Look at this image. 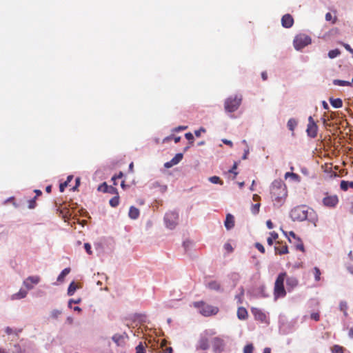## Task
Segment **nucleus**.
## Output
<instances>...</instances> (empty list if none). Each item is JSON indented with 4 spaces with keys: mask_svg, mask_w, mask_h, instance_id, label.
I'll use <instances>...</instances> for the list:
<instances>
[{
    "mask_svg": "<svg viewBox=\"0 0 353 353\" xmlns=\"http://www.w3.org/2000/svg\"><path fill=\"white\" fill-rule=\"evenodd\" d=\"M207 287L212 290H215V291L221 290V285L216 281H212L209 282L207 285Z\"/></svg>",
    "mask_w": 353,
    "mask_h": 353,
    "instance_id": "19",
    "label": "nucleus"
},
{
    "mask_svg": "<svg viewBox=\"0 0 353 353\" xmlns=\"http://www.w3.org/2000/svg\"><path fill=\"white\" fill-rule=\"evenodd\" d=\"M310 318L314 320L315 321H319L320 319V315L318 312H312L310 314Z\"/></svg>",
    "mask_w": 353,
    "mask_h": 353,
    "instance_id": "47",
    "label": "nucleus"
},
{
    "mask_svg": "<svg viewBox=\"0 0 353 353\" xmlns=\"http://www.w3.org/2000/svg\"><path fill=\"white\" fill-rule=\"evenodd\" d=\"M28 292L26 290L21 289L17 293L12 294V299H21L25 298L27 295Z\"/></svg>",
    "mask_w": 353,
    "mask_h": 353,
    "instance_id": "20",
    "label": "nucleus"
},
{
    "mask_svg": "<svg viewBox=\"0 0 353 353\" xmlns=\"http://www.w3.org/2000/svg\"><path fill=\"white\" fill-rule=\"evenodd\" d=\"M237 166H238V163L236 162H234L233 166L229 170V172L234 174V178H235L236 176V175L238 174V172H236V170L237 169Z\"/></svg>",
    "mask_w": 353,
    "mask_h": 353,
    "instance_id": "44",
    "label": "nucleus"
},
{
    "mask_svg": "<svg viewBox=\"0 0 353 353\" xmlns=\"http://www.w3.org/2000/svg\"><path fill=\"white\" fill-rule=\"evenodd\" d=\"M185 138L190 141V144L193 143L194 137L191 132H188L185 134Z\"/></svg>",
    "mask_w": 353,
    "mask_h": 353,
    "instance_id": "48",
    "label": "nucleus"
},
{
    "mask_svg": "<svg viewBox=\"0 0 353 353\" xmlns=\"http://www.w3.org/2000/svg\"><path fill=\"white\" fill-rule=\"evenodd\" d=\"M314 275L315 280L316 281H320L321 271L319 268H317V267L314 268Z\"/></svg>",
    "mask_w": 353,
    "mask_h": 353,
    "instance_id": "38",
    "label": "nucleus"
},
{
    "mask_svg": "<svg viewBox=\"0 0 353 353\" xmlns=\"http://www.w3.org/2000/svg\"><path fill=\"white\" fill-rule=\"evenodd\" d=\"M266 225L268 228V229H272L274 227L273 223L270 220H268L266 221Z\"/></svg>",
    "mask_w": 353,
    "mask_h": 353,
    "instance_id": "60",
    "label": "nucleus"
},
{
    "mask_svg": "<svg viewBox=\"0 0 353 353\" xmlns=\"http://www.w3.org/2000/svg\"><path fill=\"white\" fill-rule=\"evenodd\" d=\"M325 20L327 21H332V24H334L336 21V17H333L330 12H327L325 14Z\"/></svg>",
    "mask_w": 353,
    "mask_h": 353,
    "instance_id": "35",
    "label": "nucleus"
},
{
    "mask_svg": "<svg viewBox=\"0 0 353 353\" xmlns=\"http://www.w3.org/2000/svg\"><path fill=\"white\" fill-rule=\"evenodd\" d=\"M279 238V234L273 231L270 233V236L267 239V242L269 245H272L273 241L276 240Z\"/></svg>",
    "mask_w": 353,
    "mask_h": 353,
    "instance_id": "22",
    "label": "nucleus"
},
{
    "mask_svg": "<svg viewBox=\"0 0 353 353\" xmlns=\"http://www.w3.org/2000/svg\"><path fill=\"white\" fill-rule=\"evenodd\" d=\"M214 334V332L210 333L209 331H205L204 332V335L201 336L199 340L196 348L202 350H207L210 347L208 336L212 335Z\"/></svg>",
    "mask_w": 353,
    "mask_h": 353,
    "instance_id": "8",
    "label": "nucleus"
},
{
    "mask_svg": "<svg viewBox=\"0 0 353 353\" xmlns=\"http://www.w3.org/2000/svg\"><path fill=\"white\" fill-rule=\"evenodd\" d=\"M259 208H260V203H256L254 205H252L251 211L252 214H256L259 212Z\"/></svg>",
    "mask_w": 353,
    "mask_h": 353,
    "instance_id": "42",
    "label": "nucleus"
},
{
    "mask_svg": "<svg viewBox=\"0 0 353 353\" xmlns=\"http://www.w3.org/2000/svg\"><path fill=\"white\" fill-rule=\"evenodd\" d=\"M270 194L274 205L276 208L281 207L288 196L285 184L281 180H274L270 186Z\"/></svg>",
    "mask_w": 353,
    "mask_h": 353,
    "instance_id": "1",
    "label": "nucleus"
},
{
    "mask_svg": "<svg viewBox=\"0 0 353 353\" xmlns=\"http://www.w3.org/2000/svg\"><path fill=\"white\" fill-rule=\"evenodd\" d=\"M110 186L107 185L105 182L103 183L98 187V191L103 192H108L109 191Z\"/></svg>",
    "mask_w": 353,
    "mask_h": 353,
    "instance_id": "33",
    "label": "nucleus"
},
{
    "mask_svg": "<svg viewBox=\"0 0 353 353\" xmlns=\"http://www.w3.org/2000/svg\"><path fill=\"white\" fill-rule=\"evenodd\" d=\"M183 154L182 153H178L176 154L174 157H173L171 161H172V164H174V165L178 164L183 159Z\"/></svg>",
    "mask_w": 353,
    "mask_h": 353,
    "instance_id": "29",
    "label": "nucleus"
},
{
    "mask_svg": "<svg viewBox=\"0 0 353 353\" xmlns=\"http://www.w3.org/2000/svg\"><path fill=\"white\" fill-rule=\"evenodd\" d=\"M112 339L116 343L119 345L120 340L123 339V338L121 336L115 335L112 337Z\"/></svg>",
    "mask_w": 353,
    "mask_h": 353,
    "instance_id": "53",
    "label": "nucleus"
},
{
    "mask_svg": "<svg viewBox=\"0 0 353 353\" xmlns=\"http://www.w3.org/2000/svg\"><path fill=\"white\" fill-rule=\"evenodd\" d=\"M333 83L335 85H339V86H349V85H350V81L339 80V79L334 80Z\"/></svg>",
    "mask_w": 353,
    "mask_h": 353,
    "instance_id": "28",
    "label": "nucleus"
},
{
    "mask_svg": "<svg viewBox=\"0 0 353 353\" xmlns=\"http://www.w3.org/2000/svg\"><path fill=\"white\" fill-rule=\"evenodd\" d=\"M253 315L256 320L261 322H265L266 320V315L260 310L254 309L252 310Z\"/></svg>",
    "mask_w": 353,
    "mask_h": 353,
    "instance_id": "15",
    "label": "nucleus"
},
{
    "mask_svg": "<svg viewBox=\"0 0 353 353\" xmlns=\"http://www.w3.org/2000/svg\"><path fill=\"white\" fill-rule=\"evenodd\" d=\"M343 347L342 346H340L339 345H334L332 347V353H343Z\"/></svg>",
    "mask_w": 353,
    "mask_h": 353,
    "instance_id": "34",
    "label": "nucleus"
},
{
    "mask_svg": "<svg viewBox=\"0 0 353 353\" xmlns=\"http://www.w3.org/2000/svg\"><path fill=\"white\" fill-rule=\"evenodd\" d=\"M75 181H76V185H75V186H74L72 188V190L73 191H75L77 189V187L79 185V184H80V178L79 177L76 178Z\"/></svg>",
    "mask_w": 353,
    "mask_h": 353,
    "instance_id": "56",
    "label": "nucleus"
},
{
    "mask_svg": "<svg viewBox=\"0 0 353 353\" xmlns=\"http://www.w3.org/2000/svg\"><path fill=\"white\" fill-rule=\"evenodd\" d=\"M318 126L314 122L312 117L310 116L308 118V124L307 126V134L312 138H315L317 136Z\"/></svg>",
    "mask_w": 353,
    "mask_h": 353,
    "instance_id": "9",
    "label": "nucleus"
},
{
    "mask_svg": "<svg viewBox=\"0 0 353 353\" xmlns=\"http://www.w3.org/2000/svg\"><path fill=\"white\" fill-rule=\"evenodd\" d=\"M209 180L211 183H214V184H217V183L223 184V182L221 180V179L216 176H211L209 179Z\"/></svg>",
    "mask_w": 353,
    "mask_h": 353,
    "instance_id": "40",
    "label": "nucleus"
},
{
    "mask_svg": "<svg viewBox=\"0 0 353 353\" xmlns=\"http://www.w3.org/2000/svg\"><path fill=\"white\" fill-rule=\"evenodd\" d=\"M193 305L194 307L199 309V312L205 316L215 315L219 312L217 307L207 304L203 301L194 302Z\"/></svg>",
    "mask_w": 353,
    "mask_h": 353,
    "instance_id": "3",
    "label": "nucleus"
},
{
    "mask_svg": "<svg viewBox=\"0 0 353 353\" xmlns=\"http://www.w3.org/2000/svg\"><path fill=\"white\" fill-rule=\"evenodd\" d=\"M341 54V52L339 49L332 50L328 52V57L330 59H334L338 57Z\"/></svg>",
    "mask_w": 353,
    "mask_h": 353,
    "instance_id": "31",
    "label": "nucleus"
},
{
    "mask_svg": "<svg viewBox=\"0 0 353 353\" xmlns=\"http://www.w3.org/2000/svg\"><path fill=\"white\" fill-rule=\"evenodd\" d=\"M110 205L113 207V208H115L117 206L119 205V195H116L115 196L112 197L110 201Z\"/></svg>",
    "mask_w": 353,
    "mask_h": 353,
    "instance_id": "30",
    "label": "nucleus"
},
{
    "mask_svg": "<svg viewBox=\"0 0 353 353\" xmlns=\"http://www.w3.org/2000/svg\"><path fill=\"white\" fill-rule=\"evenodd\" d=\"M311 43V38L305 34L296 35L294 39L293 44L296 50H299Z\"/></svg>",
    "mask_w": 353,
    "mask_h": 353,
    "instance_id": "6",
    "label": "nucleus"
},
{
    "mask_svg": "<svg viewBox=\"0 0 353 353\" xmlns=\"http://www.w3.org/2000/svg\"><path fill=\"white\" fill-rule=\"evenodd\" d=\"M234 217L231 214H228L225 217V220L224 222V225L225 228L229 230L234 228Z\"/></svg>",
    "mask_w": 353,
    "mask_h": 353,
    "instance_id": "14",
    "label": "nucleus"
},
{
    "mask_svg": "<svg viewBox=\"0 0 353 353\" xmlns=\"http://www.w3.org/2000/svg\"><path fill=\"white\" fill-rule=\"evenodd\" d=\"M348 335L350 338L353 339V327L350 329Z\"/></svg>",
    "mask_w": 353,
    "mask_h": 353,
    "instance_id": "63",
    "label": "nucleus"
},
{
    "mask_svg": "<svg viewBox=\"0 0 353 353\" xmlns=\"http://www.w3.org/2000/svg\"><path fill=\"white\" fill-rule=\"evenodd\" d=\"M22 331V329H14L13 330L12 328L10 327H7L6 329H5V332L7 334L10 335V334H15L17 336H19V334Z\"/></svg>",
    "mask_w": 353,
    "mask_h": 353,
    "instance_id": "23",
    "label": "nucleus"
},
{
    "mask_svg": "<svg viewBox=\"0 0 353 353\" xmlns=\"http://www.w3.org/2000/svg\"><path fill=\"white\" fill-rule=\"evenodd\" d=\"M163 353H172V348L171 347H165L163 350Z\"/></svg>",
    "mask_w": 353,
    "mask_h": 353,
    "instance_id": "62",
    "label": "nucleus"
},
{
    "mask_svg": "<svg viewBox=\"0 0 353 353\" xmlns=\"http://www.w3.org/2000/svg\"><path fill=\"white\" fill-rule=\"evenodd\" d=\"M212 349L214 353H221L224 350V341L222 338L216 336L211 341Z\"/></svg>",
    "mask_w": 353,
    "mask_h": 353,
    "instance_id": "10",
    "label": "nucleus"
},
{
    "mask_svg": "<svg viewBox=\"0 0 353 353\" xmlns=\"http://www.w3.org/2000/svg\"><path fill=\"white\" fill-rule=\"evenodd\" d=\"M276 254H284L288 253V248L286 245H280L274 247Z\"/></svg>",
    "mask_w": 353,
    "mask_h": 353,
    "instance_id": "18",
    "label": "nucleus"
},
{
    "mask_svg": "<svg viewBox=\"0 0 353 353\" xmlns=\"http://www.w3.org/2000/svg\"><path fill=\"white\" fill-rule=\"evenodd\" d=\"M14 350L13 353H24V350H23L19 345H14Z\"/></svg>",
    "mask_w": 353,
    "mask_h": 353,
    "instance_id": "49",
    "label": "nucleus"
},
{
    "mask_svg": "<svg viewBox=\"0 0 353 353\" xmlns=\"http://www.w3.org/2000/svg\"><path fill=\"white\" fill-rule=\"evenodd\" d=\"M136 353H145V346L141 342L136 347Z\"/></svg>",
    "mask_w": 353,
    "mask_h": 353,
    "instance_id": "41",
    "label": "nucleus"
},
{
    "mask_svg": "<svg viewBox=\"0 0 353 353\" xmlns=\"http://www.w3.org/2000/svg\"><path fill=\"white\" fill-rule=\"evenodd\" d=\"M287 284L292 287L296 286L298 285V280L294 277H290L287 279Z\"/></svg>",
    "mask_w": 353,
    "mask_h": 353,
    "instance_id": "36",
    "label": "nucleus"
},
{
    "mask_svg": "<svg viewBox=\"0 0 353 353\" xmlns=\"http://www.w3.org/2000/svg\"><path fill=\"white\" fill-rule=\"evenodd\" d=\"M80 302H81V299H77V300H74V299H70V300L69 301L68 304H69V305H70V304H71L72 303H75V304H78V303H79Z\"/></svg>",
    "mask_w": 353,
    "mask_h": 353,
    "instance_id": "59",
    "label": "nucleus"
},
{
    "mask_svg": "<svg viewBox=\"0 0 353 353\" xmlns=\"http://www.w3.org/2000/svg\"><path fill=\"white\" fill-rule=\"evenodd\" d=\"M248 154H249V150H248V149L245 150V151H244V154H243V157H242V159H243V160L247 159H248Z\"/></svg>",
    "mask_w": 353,
    "mask_h": 353,
    "instance_id": "61",
    "label": "nucleus"
},
{
    "mask_svg": "<svg viewBox=\"0 0 353 353\" xmlns=\"http://www.w3.org/2000/svg\"><path fill=\"white\" fill-rule=\"evenodd\" d=\"M288 177L292 178L294 181H299L300 176L294 172H286L285 174V178L287 179Z\"/></svg>",
    "mask_w": 353,
    "mask_h": 353,
    "instance_id": "32",
    "label": "nucleus"
},
{
    "mask_svg": "<svg viewBox=\"0 0 353 353\" xmlns=\"http://www.w3.org/2000/svg\"><path fill=\"white\" fill-rule=\"evenodd\" d=\"M348 184H349V182L345 181H341V184H340V187H341V190L346 191L348 189Z\"/></svg>",
    "mask_w": 353,
    "mask_h": 353,
    "instance_id": "46",
    "label": "nucleus"
},
{
    "mask_svg": "<svg viewBox=\"0 0 353 353\" xmlns=\"http://www.w3.org/2000/svg\"><path fill=\"white\" fill-rule=\"evenodd\" d=\"M224 247H225V249L229 252H231L233 250V248L230 243L225 244Z\"/></svg>",
    "mask_w": 353,
    "mask_h": 353,
    "instance_id": "55",
    "label": "nucleus"
},
{
    "mask_svg": "<svg viewBox=\"0 0 353 353\" xmlns=\"http://www.w3.org/2000/svg\"><path fill=\"white\" fill-rule=\"evenodd\" d=\"M343 47L345 48L346 50L350 52L353 55V49L350 47V46L347 43H343Z\"/></svg>",
    "mask_w": 353,
    "mask_h": 353,
    "instance_id": "52",
    "label": "nucleus"
},
{
    "mask_svg": "<svg viewBox=\"0 0 353 353\" xmlns=\"http://www.w3.org/2000/svg\"><path fill=\"white\" fill-rule=\"evenodd\" d=\"M347 269L353 275V265L347 266Z\"/></svg>",
    "mask_w": 353,
    "mask_h": 353,
    "instance_id": "64",
    "label": "nucleus"
},
{
    "mask_svg": "<svg viewBox=\"0 0 353 353\" xmlns=\"http://www.w3.org/2000/svg\"><path fill=\"white\" fill-rule=\"evenodd\" d=\"M222 141H223V143H225V145H229L231 148L233 146L232 142L231 141H230V140L223 139Z\"/></svg>",
    "mask_w": 353,
    "mask_h": 353,
    "instance_id": "58",
    "label": "nucleus"
},
{
    "mask_svg": "<svg viewBox=\"0 0 353 353\" xmlns=\"http://www.w3.org/2000/svg\"><path fill=\"white\" fill-rule=\"evenodd\" d=\"M73 179V176L70 175L68 176L67 180L64 182L60 184L59 185V190L60 192H63L65 188L68 185L70 181Z\"/></svg>",
    "mask_w": 353,
    "mask_h": 353,
    "instance_id": "27",
    "label": "nucleus"
},
{
    "mask_svg": "<svg viewBox=\"0 0 353 353\" xmlns=\"http://www.w3.org/2000/svg\"><path fill=\"white\" fill-rule=\"evenodd\" d=\"M286 276V272H281L278 275L275 281L274 287V296L275 299L284 297L286 295V291L284 288V281Z\"/></svg>",
    "mask_w": 353,
    "mask_h": 353,
    "instance_id": "2",
    "label": "nucleus"
},
{
    "mask_svg": "<svg viewBox=\"0 0 353 353\" xmlns=\"http://www.w3.org/2000/svg\"><path fill=\"white\" fill-rule=\"evenodd\" d=\"M254 350V346L252 344H248L243 348V353H252Z\"/></svg>",
    "mask_w": 353,
    "mask_h": 353,
    "instance_id": "39",
    "label": "nucleus"
},
{
    "mask_svg": "<svg viewBox=\"0 0 353 353\" xmlns=\"http://www.w3.org/2000/svg\"><path fill=\"white\" fill-rule=\"evenodd\" d=\"M128 214L131 219H136L139 216V210L134 206H131Z\"/></svg>",
    "mask_w": 353,
    "mask_h": 353,
    "instance_id": "17",
    "label": "nucleus"
},
{
    "mask_svg": "<svg viewBox=\"0 0 353 353\" xmlns=\"http://www.w3.org/2000/svg\"><path fill=\"white\" fill-rule=\"evenodd\" d=\"M108 192H110L111 194H116V195H119L117 189L112 186H110L109 191H108Z\"/></svg>",
    "mask_w": 353,
    "mask_h": 353,
    "instance_id": "54",
    "label": "nucleus"
},
{
    "mask_svg": "<svg viewBox=\"0 0 353 353\" xmlns=\"http://www.w3.org/2000/svg\"><path fill=\"white\" fill-rule=\"evenodd\" d=\"M339 203V198L336 195H328L323 199V203L328 208H334Z\"/></svg>",
    "mask_w": 353,
    "mask_h": 353,
    "instance_id": "11",
    "label": "nucleus"
},
{
    "mask_svg": "<svg viewBox=\"0 0 353 353\" xmlns=\"http://www.w3.org/2000/svg\"><path fill=\"white\" fill-rule=\"evenodd\" d=\"M77 288H78V286L75 284V283L72 282L68 287V294L69 296H72Z\"/></svg>",
    "mask_w": 353,
    "mask_h": 353,
    "instance_id": "26",
    "label": "nucleus"
},
{
    "mask_svg": "<svg viewBox=\"0 0 353 353\" xmlns=\"http://www.w3.org/2000/svg\"><path fill=\"white\" fill-rule=\"evenodd\" d=\"M339 308L340 310L342 311L345 315H347V305L346 302L341 301L339 304Z\"/></svg>",
    "mask_w": 353,
    "mask_h": 353,
    "instance_id": "37",
    "label": "nucleus"
},
{
    "mask_svg": "<svg viewBox=\"0 0 353 353\" xmlns=\"http://www.w3.org/2000/svg\"><path fill=\"white\" fill-rule=\"evenodd\" d=\"M281 24L285 28H291L294 24V19L290 14H285L282 17Z\"/></svg>",
    "mask_w": 353,
    "mask_h": 353,
    "instance_id": "13",
    "label": "nucleus"
},
{
    "mask_svg": "<svg viewBox=\"0 0 353 353\" xmlns=\"http://www.w3.org/2000/svg\"><path fill=\"white\" fill-rule=\"evenodd\" d=\"M237 316L241 320H245L248 317V312L245 307H240L237 310Z\"/></svg>",
    "mask_w": 353,
    "mask_h": 353,
    "instance_id": "16",
    "label": "nucleus"
},
{
    "mask_svg": "<svg viewBox=\"0 0 353 353\" xmlns=\"http://www.w3.org/2000/svg\"><path fill=\"white\" fill-rule=\"evenodd\" d=\"M242 101L241 95H235L228 97L224 103V108L228 112H235L240 106Z\"/></svg>",
    "mask_w": 353,
    "mask_h": 353,
    "instance_id": "5",
    "label": "nucleus"
},
{
    "mask_svg": "<svg viewBox=\"0 0 353 353\" xmlns=\"http://www.w3.org/2000/svg\"><path fill=\"white\" fill-rule=\"evenodd\" d=\"M41 278L39 276H30L23 282V285L27 290H32L34 285H37L40 282Z\"/></svg>",
    "mask_w": 353,
    "mask_h": 353,
    "instance_id": "12",
    "label": "nucleus"
},
{
    "mask_svg": "<svg viewBox=\"0 0 353 353\" xmlns=\"http://www.w3.org/2000/svg\"><path fill=\"white\" fill-rule=\"evenodd\" d=\"M310 209L306 205H299L290 212V217L294 221H303L307 219Z\"/></svg>",
    "mask_w": 353,
    "mask_h": 353,
    "instance_id": "4",
    "label": "nucleus"
},
{
    "mask_svg": "<svg viewBox=\"0 0 353 353\" xmlns=\"http://www.w3.org/2000/svg\"><path fill=\"white\" fill-rule=\"evenodd\" d=\"M84 248L86 251V252L88 254H92V250H91V245H90V243H85L84 244Z\"/></svg>",
    "mask_w": 353,
    "mask_h": 353,
    "instance_id": "50",
    "label": "nucleus"
},
{
    "mask_svg": "<svg viewBox=\"0 0 353 353\" xmlns=\"http://www.w3.org/2000/svg\"><path fill=\"white\" fill-rule=\"evenodd\" d=\"M179 215L176 212L170 211L165 214L164 220L166 226L170 229L174 228L178 222Z\"/></svg>",
    "mask_w": 353,
    "mask_h": 353,
    "instance_id": "7",
    "label": "nucleus"
},
{
    "mask_svg": "<svg viewBox=\"0 0 353 353\" xmlns=\"http://www.w3.org/2000/svg\"><path fill=\"white\" fill-rule=\"evenodd\" d=\"M36 197H34L33 199L28 201V208L33 209L36 207L37 203H36Z\"/></svg>",
    "mask_w": 353,
    "mask_h": 353,
    "instance_id": "43",
    "label": "nucleus"
},
{
    "mask_svg": "<svg viewBox=\"0 0 353 353\" xmlns=\"http://www.w3.org/2000/svg\"><path fill=\"white\" fill-rule=\"evenodd\" d=\"M123 176V173L120 172L118 174H116L112 177V181H115L116 179H121Z\"/></svg>",
    "mask_w": 353,
    "mask_h": 353,
    "instance_id": "57",
    "label": "nucleus"
},
{
    "mask_svg": "<svg viewBox=\"0 0 353 353\" xmlns=\"http://www.w3.org/2000/svg\"><path fill=\"white\" fill-rule=\"evenodd\" d=\"M255 247L261 253H263V254L265 253V250L263 245L262 244H261L260 243H255Z\"/></svg>",
    "mask_w": 353,
    "mask_h": 353,
    "instance_id": "45",
    "label": "nucleus"
},
{
    "mask_svg": "<svg viewBox=\"0 0 353 353\" xmlns=\"http://www.w3.org/2000/svg\"><path fill=\"white\" fill-rule=\"evenodd\" d=\"M70 272V268H65L64 270H62V272H61V274L59 275L58 278H57V281H63L65 276H67Z\"/></svg>",
    "mask_w": 353,
    "mask_h": 353,
    "instance_id": "24",
    "label": "nucleus"
},
{
    "mask_svg": "<svg viewBox=\"0 0 353 353\" xmlns=\"http://www.w3.org/2000/svg\"><path fill=\"white\" fill-rule=\"evenodd\" d=\"M288 128L290 131H294L296 126L297 125V122L294 119H290L287 123Z\"/></svg>",
    "mask_w": 353,
    "mask_h": 353,
    "instance_id": "25",
    "label": "nucleus"
},
{
    "mask_svg": "<svg viewBox=\"0 0 353 353\" xmlns=\"http://www.w3.org/2000/svg\"><path fill=\"white\" fill-rule=\"evenodd\" d=\"M330 102L331 103V105L335 108H341L342 105H343V101L341 99L339 98H337V99H333V98H330Z\"/></svg>",
    "mask_w": 353,
    "mask_h": 353,
    "instance_id": "21",
    "label": "nucleus"
},
{
    "mask_svg": "<svg viewBox=\"0 0 353 353\" xmlns=\"http://www.w3.org/2000/svg\"><path fill=\"white\" fill-rule=\"evenodd\" d=\"M205 129L203 128H201L199 130L194 131V134L196 137H199L201 134V132H205Z\"/></svg>",
    "mask_w": 353,
    "mask_h": 353,
    "instance_id": "51",
    "label": "nucleus"
}]
</instances>
